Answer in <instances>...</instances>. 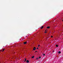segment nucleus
<instances>
[{
  "mask_svg": "<svg viewBox=\"0 0 63 63\" xmlns=\"http://www.w3.org/2000/svg\"><path fill=\"white\" fill-rule=\"evenodd\" d=\"M47 31V30H45V31Z\"/></svg>",
  "mask_w": 63,
  "mask_h": 63,
  "instance_id": "21",
  "label": "nucleus"
},
{
  "mask_svg": "<svg viewBox=\"0 0 63 63\" xmlns=\"http://www.w3.org/2000/svg\"><path fill=\"white\" fill-rule=\"evenodd\" d=\"M38 59V58H37L36 59L37 60V59Z\"/></svg>",
  "mask_w": 63,
  "mask_h": 63,
  "instance_id": "20",
  "label": "nucleus"
},
{
  "mask_svg": "<svg viewBox=\"0 0 63 63\" xmlns=\"http://www.w3.org/2000/svg\"><path fill=\"white\" fill-rule=\"evenodd\" d=\"M37 52V51H35V52Z\"/></svg>",
  "mask_w": 63,
  "mask_h": 63,
  "instance_id": "17",
  "label": "nucleus"
},
{
  "mask_svg": "<svg viewBox=\"0 0 63 63\" xmlns=\"http://www.w3.org/2000/svg\"><path fill=\"white\" fill-rule=\"evenodd\" d=\"M61 53V52L60 51H59L58 52V53Z\"/></svg>",
  "mask_w": 63,
  "mask_h": 63,
  "instance_id": "9",
  "label": "nucleus"
},
{
  "mask_svg": "<svg viewBox=\"0 0 63 63\" xmlns=\"http://www.w3.org/2000/svg\"><path fill=\"white\" fill-rule=\"evenodd\" d=\"M51 37H53V36H51Z\"/></svg>",
  "mask_w": 63,
  "mask_h": 63,
  "instance_id": "14",
  "label": "nucleus"
},
{
  "mask_svg": "<svg viewBox=\"0 0 63 63\" xmlns=\"http://www.w3.org/2000/svg\"><path fill=\"white\" fill-rule=\"evenodd\" d=\"M36 50V48L35 47H34L33 49V50Z\"/></svg>",
  "mask_w": 63,
  "mask_h": 63,
  "instance_id": "1",
  "label": "nucleus"
},
{
  "mask_svg": "<svg viewBox=\"0 0 63 63\" xmlns=\"http://www.w3.org/2000/svg\"><path fill=\"white\" fill-rule=\"evenodd\" d=\"M26 43H27V42H25L24 43V44H26Z\"/></svg>",
  "mask_w": 63,
  "mask_h": 63,
  "instance_id": "5",
  "label": "nucleus"
},
{
  "mask_svg": "<svg viewBox=\"0 0 63 63\" xmlns=\"http://www.w3.org/2000/svg\"><path fill=\"white\" fill-rule=\"evenodd\" d=\"M56 47H58V46L57 45L56 46Z\"/></svg>",
  "mask_w": 63,
  "mask_h": 63,
  "instance_id": "11",
  "label": "nucleus"
},
{
  "mask_svg": "<svg viewBox=\"0 0 63 63\" xmlns=\"http://www.w3.org/2000/svg\"><path fill=\"white\" fill-rule=\"evenodd\" d=\"M26 62L27 63H29V61H28V60H27L26 61Z\"/></svg>",
  "mask_w": 63,
  "mask_h": 63,
  "instance_id": "3",
  "label": "nucleus"
},
{
  "mask_svg": "<svg viewBox=\"0 0 63 63\" xmlns=\"http://www.w3.org/2000/svg\"><path fill=\"white\" fill-rule=\"evenodd\" d=\"M38 48H37V49H38Z\"/></svg>",
  "mask_w": 63,
  "mask_h": 63,
  "instance_id": "16",
  "label": "nucleus"
},
{
  "mask_svg": "<svg viewBox=\"0 0 63 63\" xmlns=\"http://www.w3.org/2000/svg\"><path fill=\"white\" fill-rule=\"evenodd\" d=\"M0 51H2V50H0Z\"/></svg>",
  "mask_w": 63,
  "mask_h": 63,
  "instance_id": "19",
  "label": "nucleus"
},
{
  "mask_svg": "<svg viewBox=\"0 0 63 63\" xmlns=\"http://www.w3.org/2000/svg\"><path fill=\"white\" fill-rule=\"evenodd\" d=\"M43 55H44V56H45V55H46V54H45L44 53H43Z\"/></svg>",
  "mask_w": 63,
  "mask_h": 63,
  "instance_id": "6",
  "label": "nucleus"
},
{
  "mask_svg": "<svg viewBox=\"0 0 63 63\" xmlns=\"http://www.w3.org/2000/svg\"><path fill=\"white\" fill-rule=\"evenodd\" d=\"M53 52H54V51H53Z\"/></svg>",
  "mask_w": 63,
  "mask_h": 63,
  "instance_id": "18",
  "label": "nucleus"
},
{
  "mask_svg": "<svg viewBox=\"0 0 63 63\" xmlns=\"http://www.w3.org/2000/svg\"><path fill=\"white\" fill-rule=\"evenodd\" d=\"M43 27H44V26H42L41 28V29H42V28H43Z\"/></svg>",
  "mask_w": 63,
  "mask_h": 63,
  "instance_id": "7",
  "label": "nucleus"
},
{
  "mask_svg": "<svg viewBox=\"0 0 63 63\" xmlns=\"http://www.w3.org/2000/svg\"><path fill=\"white\" fill-rule=\"evenodd\" d=\"M41 58V57H39V58H40V59Z\"/></svg>",
  "mask_w": 63,
  "mask_h": 63,
  "instance_id": "13",
  "label": "nucleus"
},
{
  "mask_svg": "<svg viewBox=\"0 0 63 63\" xmlns=\"http://www.w3.org/2000/svg\"><path fill=\"white\" fill-rule=\"evenodd\" d=\"M47 29H49V28H50V27L49 26L47 27Z\"/></svg>",
  "mask_w": 63,
  "mask_h": 63,
  "instance_id": "2",
  "label": "nucleus"
},
{
  "mask_svg": "<svg viewBox=\"0 0 63 63\" xmlns=\"http://www.w3.org/2000/svg\"><path fill=\"white\" fill-rule=\"evenodd\" d=\"M32 58H34V56H33L32 57Z\"/></svg>",
  "mask_w": 63,
  "mask_h": 63,
  "instance_id": "8",
  "label": "nucleus"
},
{
  "mask_svg": "<svg viewBox=\"0 0 63 63\" xmlns=\"http://www.w3.org/2000/svg\"><path fill=\"white\" fill-rule=\"evenodd\" d=\"M26 61V59L25 58V60H24V62H25Z\"/></svg>",
  "mask_w": 63,
  "mask_h": 63,
  "instance_id": "4",
  "label": "nucleus"
},
{
  "mask_svg": "<svg viewBox=\"0 0 63 63\" xmlns=\"http://www.w3.org/2000/svg\"><path fill=\"white\" fill-rule=\"evenodd\" d=\"M4 50H5V49H3V50H2V52H3V51H4Z\"/></svg>",
  "mask_w": 63,
  "mask_h": 63,
  "instance_id": "10",
  "label": "nucleus"
},
{
  "mask_svg": "<svg viewBox=\"0 0 63 63\" xmlns=\"http://www.w3.org/2000/svg\"><path fill=\"white\" fill-rule=\"evenodd\" d=\"M40 45H39L38 46V47H39V46H40Z\"/></svg>",
  "mask_w": 63,
  "mask_h": 63,
  "instance_id": "15",
  "label": "nucleus"
},
{
  "mask_svg": "<svg viewBox=\"0 0 63 63\" xmlns=\"http://www.w3.org/2000/svg\"><path fill=\"white\" fill-rule=\"evenodd\" d=\"M45 33H47V32H45Z\"/></svg>",
  "mask_w": 63,
  "mask_h": 63,
  "instance_id": "12",
  "label": "nucleus"
}]
</instances>
